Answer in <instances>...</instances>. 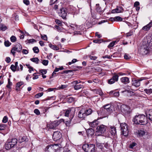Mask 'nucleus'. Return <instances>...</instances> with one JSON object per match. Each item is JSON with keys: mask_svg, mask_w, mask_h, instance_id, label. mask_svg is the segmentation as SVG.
I'll use <instances>...</instances> for the list:
<instances>
[{"mask_svg": "<svg viewBox=\"0 0 152 152\" xmlns=\"http://www.w3.org/2000/svg\"><path fill=\"white\" fill-rule=\"evenodd\" d=\"M113 106L110 104H108L104 105L98 113H101V115L103 116L104 118L107 117L110 114L113 112Z\"/></svg>", "mask_w": 152, "mask_h": 152, "instance_id": "f257e3e1", "label": "nucleus"}, {"mask_svg": "<svg viewBox=\"0 0 152 152\" xmlns=\"http://www.w3.org/2000/svg\"><path fill=\"white\" fill-rule=\"evenodd\" d=\"M132 121L135 124L141 125H145L148 123L147 116L146 117L143 114L136 115L133 118Z\"/></svg>", "mask_w": 152, "mask_h": 152, "instance_id": "f03ea898", "label": "nucleus"}, {"mask_svg": "<svg viewBox=\"0 0 152 152\" xmlns=\"http://www.w3.org/2000/svg\"><path fill=\"white\" fill-rule=\"evenodd\" d=\"M95 145L92 144H86L82 146L83 150L85 152H95Z\"/></svg>", "mask_w": 152, "mask_h": 152, "instance_id": "7ed1b4c3", "label": "nucleus"}, {"mask_svg": "<svg viewBox=\"0 0 152 152\" xmlns=\"http://www.w3.org/2000/svg\"><path fill=\"white\" fill-rule=\"evenodd\" d=\"M136 133L137 136L142 137L144 139H148L150 137V134L144 130H138Z\"/></svg>", "mask_w": 152, "mask_h": 152, "instance_id": "20e7f679", "label": "nucleus"}, {"mask_svg": "<svg viewBox=\"0 0 152 152\" xmlns=\"http://www.w3.org/2000/svg\"><path fill=\"white\" fill-rule=\"evenodd\" d=\"M149 51L148 47L146 45H143L139 48L138 52L140 54L145 55L148 53Z\"/></svg>", "mask_w": 152, "mask_h": 152, "instance_id": "39448f33", "label": "nucleus"}, {"mask_svg": "<svg viewBox=\"0 0 152 152\" xmlns=\"http://www.w3.org/2000/svg\"><path fill=\"white\" fill-rule=\"evenodd\" d=\"M121 112L124 114H128L130 112V107L127 105H122L121 107Z\"/></svg>", "mask_w": 152, "mask_h": 152, "instance_id": "423d86ee", "label": "nucleus"}, {"mask_svg": "<svg viewBox=\"0 0 152 152\" xmlns=\"http://www.w3.org/2000/svg\"><path fill=\"white\" fill-rule=\"evenodd\" d=\"M56 145L47 146L45 148V152H56Z\"/></svg>", "mask_w": 152, "mask_h": 152, "instance_id": "0eeeda50", "label": "nucleus"}, {"mask_svg": "<svg viewBox=\"0 0 152 152\" xmlns=\"http://www.w3.org/2000/svg\"><path fill=\"white\" fill-rule=\"evenodd\" d=\"M107 129L106 126L103 124L99 125L96 127L97 132L102 134L104 133Z\"/></svg>", "mask_w": 152, "mask_h": 152, "instance_id": "6e6552de", "label": "nucleus"}, {"mask_svg": "<svg viewBox=\"0 0 152 152\" xmlns=\"http://www.w3.org/2000/svg\"><path fill=\"white\" fill-rule=\"evenodd\" d=\"M61 137V134L59 131L54 132L53 134V138L54 141H56L59 140Z\"/></svg>", "mask_w": 152, "mask_h": 152, "instance_id": "1a4fd4ad", "label": "nucleus"}, {"mask_svg": "<svg viewBox=\"0 0 152 152\" xmlns=\"http://www.w3.org/2000/svg\"><path fill=\"white\" fill-rule=\"evenodd\" d=\"M144 41L146 43L145 45L149 48L152 46V36L149 35L147 36L144 39Z\"/></svg>", "mask_w": 152, "mask_h": 152, "instance_id": "9d476101", "label": "nucleus"}, {"mask_svg": "<svg viewBox=\"0 0 152 152\" xmlns=\"http://www.w3.org/2000/svg\"><path fill=\"white\" fill-rule=\"evenodd\" d=\"M75 110H72L70 109H68L66 110L64 113V115L65 116L69 117V119L72 116L75 115Z\"/></svg>", "mask_w": 152, "mask_h": 152, "instance_id": "9b49d317", "label": "nucleus"}, {"mask_svg": "<svg viewBox=\"0 0 152 152\" xmlns=\"http://www.w3.org/2000/svg\"><path fill=\"white\" fill-rule=\"evenodd\" d=\"M78 117L82 119H84L86 117V115L85 114V108H82L79 111L78 114Z\"/></svg>", "mask_w": 152, "mask_h": 152, "instance_id": "f8f14e48", "label": "nucleus"}, {"mask_svg": "<svg viewBox=\"0 0 152 152\" xmlns=\"http://www.w3.org/2000/svg\"><path fill=\"white\" fill-rule=\"evenodd\" d=\"M118 75L115 74L112 77L108 80V83L110 84H112L117 82L118 80Z\"/></svg>", "mask_w": 152, "mask_h": 152, "instance_id": "ddd939ff", "label": "nucleus"}, {"mask_svg": "<svg viewBox=\"0 0 152 152\" xmlns=\"http://www.w3.org/2000/svg\"><path fill=\"white\" fill-rule=\"evenodd\" d=\"M59 121H55L49 124V128L50 129H53L58 126L60 123Z\"/></svg>", "mask_w": 152, "mask_h": 152, "instance_id": "4468645a", "label": "nucleus"}, {"mask_svg": "<svg viewBox=\"0 0 152 152\" xmlns=\"http://www.w3.org/2000/svg\"><path fill=\"white\" fill-rule=\"evenodd\" d=\"M78 121V118L76 116H75V115H73V116H72V117L70 118L69 122H68V124H70L71 123H72L73 124H75Z\"/></svg>", "mask_w": 152, "mask_h": 152, "instance_id": "2eb2a0df", "label": "nucleus"}, {"mask_svg": "<svg viewBox=\"0 0 152 152\" xmlns=\"http://www.w3.org/2000/svg\"><path fill=\"white\" fill-rule=\"evenodd\" d=\"M108 128L112 136H114L115 135L116 131L115 127L113 126H110Z\"/></svg>", "mask_w": 152, "mask_h": 152, "instance_id": "dca6fc26", "label": "nucleus"}, {"mask_svg": "<svg viewBox=\"0 0 152 152\" xmlns=\"http://www.w3.org/2000/svg\"><path fill=\"white\" fill-rule=\"evenodd\" d=\"M67 10L66 8H62L60 9V15L63 18L65 19L66 16L67 12Z\"/></svg>", "mask_w": 152, "mask_h": 152, "instance_id": "f3484780", "label": "nucleus"}, {"mask_svg": "<svg viewBox=\"0 0 152 152\" xmlns=\"http://www.w3.org/2000/svg\"><path fill=\"white\" fill-rule=\"evenodd\" d=\"M152 27V20L148 24L143 26L142 29L144 31L149 30Z\"/></svg>", "mask_w": 152, "mask_h": 152, "instance_id": "a211bd4d", "label": "nucleus"}, {"mask_svg": "<svg viewBox=\"0 0 152 152\" xmlns=\"http://www.w3.org/2000/svg\"><path fill=\"white\" fill-rule=\"evenodd\" d=\"M14 146H13L12 144H11L10 142H9V141L7 140L6 142L5 145V148L7 150L10 149L11 148L14 147Z\"/></svg>", "mask_w": 152, "mask_h": 152, "instance_id": "6ab92c4d", "label": "nucleus"}, {"mask_svg": "<svg viewBox=\"0 0 152 152\" xmlns=\"http://www.w3.org/2000/svg\"><path fill=\"white\" fill-rule=\"evenodd\" d=\"M98 124V121L96 120H94L92 122H90L89 123L90 126L93 128L95 127Z\"/></svg>", "mask_w": 152, "mask_h": 152, "instance_id": "aec40b11", "label": "nucleus"}, {"mask_svg": "<svg viewBox=\"0 0 152 152\" xmlns=\"http://www.w3.org/2000/svg\"><path fill=\"white\" fill-rule=\"evenodd\" d=\"M22 49L21 45L19 43L17 44L15 47L13 48V50L14 49V50H17V51L18 52H21Z\"/></svg>", "mask_w": 152, "mask_h": 152, "instance_id": "412c9836", "label": "nucleus"}, {"mask_svg": "<svg viewBox=\"0 0 152 152\" xmlns=\"http://www.w3.org/2000/svg\"><path fill=\"white\" fill-rule=\"evenodd\" d=\"M8 140L14 146L17 144L18 142V140L16 138H13L11 140Z\"/></svg>", "mask_w": 152, "mask_h": 152, "instance_id": "4be33fe9", "label": "nucleus"}, {"mask_svg": "<svg viewBox=\"0 0 152 152\" xmlns=\"http://www.w3.org/2000/svg\"><path fill=\"white\" fill-rule=\"evenodd\" d=\"M121 81L125 84H126L129 82L128 77H122L121 78Z\"/></svg>", "mask_w": 152, "mask_h": 152, "instance_id": "5701e85b", "label": "nucleus"}, {"mask_svg": "<svg viewBox=\"0 0 152 152\" xmlns=\"http://www.w3.org/2000/svg\"><path fill=\"white\" fill-rule=\"evenodd\" d=\"M96 10L97 12L100 13H102L104 10V9L102 10L101 7L99 6V4H96Z\"/></svg>", "mask_w": 152, "mask_h": 152, "instance_id": "b1692460", "label": "nucleus"}, {"mask_svg": "<svg viewBox=\"0 0 152 152\" xmlns=\"http://www.w3.org/2000/svg\"><path fill=\"white\" fill-rule=\"evenodd\" d=\"M132 85L136 87H138L140 86V82L137 80H132Z\"/></svg>", "mask_w": 152, "mask_h": 152, "instance_id": "393cba45", "label": "nucleus"}, {"mask_svg": "<svg viewBox=\"0 0 152 152\" xmlns=\"http://www.w3.org/2000/svg\"><path fill=\"white\" fill-rule=\"evenodd\" d=\"M121 134L125 136H127L128 135V128L121 129Z\"/></svg>", "mask_w": 152, "mask_h": 152, "instance_id": "a878e982", "label": "nucleus"}, {"mask_svg": "<svg viewBox=\"0 0 152 152\" xmlns=\"http://www.w3.org/2000/svg\"><path fill=\"white\" fill-rule=\"evenodd\" d=\"M147 118L152 122V110H150L147 115Z\"/></svg>", "mask_w": 152, "mask_h": 152, "instance_id": "bb28decb", "label": "nucleus"}, {"mask_svg": "<svg viewBox=\"0 0 152 152\" xmlns=\"http://www.w3.org/2000/svg\"><path fill=\"white\" fill-rule=\"evenodd\" d=\"M122 10V7H121L118 8H117L113 10L112 11V13H119L121 12Z\"/></svg>", "mask_w": 152, "mask_h": 152, "instance_id": "cd10ccee", "label": "nucleus"}, {"mask_svg": "<svg viewBox=\"0 0 152 152\" xmlns=\"http://www.w3.org/2000/svg\"><path fill=\"white\" fill-rule=\"evenodd\" d=\"M86 132L88 136H91L94 134V130L92 129H89L86 131Z\"/></svg>", "mask_w": 152, "mask_h": 152, "instance_id": "c85d7f7f", "label": "nucleus"}, {"mask_svg": "<svg viewBox=\"0 0 152 152\" xmlns=\"http://www.w3.org/2000/svg\"><path fill=\"white\" fill-rule=\"evenodd\" d=\"M49 46L52 49L54 50H59V48L56 45H53L51 44H49Z\"/></svg>", "mask_w": 152, "mask_h": 152, "instance_id": "c756f323", "label": "nucleus"}, {"mask_svg": "<svg viewBox=\"0 0 152 152\" xmlns=\"http://www.w3.org/2000/svg\"><path fill=\"white\" fill-rule=\"evenodd\" d=\"M83 86L81 84H78L74 87V88L75 90H78V89H81L83 88Z\"/></svg>", "mask_w": 152, "mask_h": 152, "instance_id": "7c9ffc66", "label": "nucleus"}, {"mask_svg": "<svg viewBox=\"0 0 152 152\" xmlns=\"http://www.w3.org/2000/svg\"><path fill=\"white\" fill-rule=\"evenodd\" d=\"M85 114L86 115V116L91 114L92 113V110L91 109L89 108L88 109H86L85 108Z\"/></svg>", "mask_w": 152, "mask_h": 152, "instance_id": "2f4dec72", "label": "nucleus"}, {"mask_svg": "<svg viewBox=\"0 0 152 152\" xmlns=\"http://www.w3.org/2000/svg\"><path fill=\"white\" fill-rule=\"evenodd\" d=\"M26 137L24 136L21 137H20L18 139V142L20 143H21L26 140Z\"/></svg>", "mask_w": 152, "mask_h": 152, "instance_id": "473e14b6", "label": "nucleus"}, {"mask_svg": "<svg viewBox=\"0 0 152 152\" xmlns=\"http://www.w3.org/2000/svg\"><path fill=\"white\" fill-rule=\"evenodd\" d=\"M117 42L116 41H114L110 42V44L108 45V47L110 48L113 47L117 43Z\"/></svg>", "mask_w": 152, "mask_h": 152, "instance_id": "72a5a7b5", "label": "nucleus"}, {"mask_svg": "<svg viewBox=\"0 0 152 152\" xmlns=\"http://www.w3.org/2000/svg\"><path fill=\"white\" fill-rule=\"evenodd\" d=\"M121 129L128 128L127 125L125 123H122L120 124Z\"/></svg>", "mask_w": 152, "mask_h": 152, "instance_id": "f704fd0d", "label": "nucleus"}, {"mask_svg": "<svg viewBox=\"0 0 152 152\" xmlns=\"http://www.w3.org/2000/svg\"><path fill=\"white\" fill-rule=\"evenodd\" d=\"M30 60L32 62L37 64L39 63V60L37 58H34L30 59Z\"/></svg>", "mask_w": 152, "mask_h": 152, "instance_id": "c9c22d12", "label": "nucleus"}, {"mask_svg": "<svg viewBox=\"0 0 152 152\" xmlns=\"http://www.w3.org/2000/svg\"><path fill=\"white\" fill-rule=\"evenodd\" d=\"M144 91L147 94H150L152 93V89L151 88L149 89H145L144 90Z\"/></svg>", "mask_w": 152, "mask_h": 152, "instance_id": "e433bc0d", "label": "nucleus"}, {"mask_svg": "<svg viewBox=\"0 0 152 152\" xmlns=\"http://www.w3.org/2000/svg\"><path fill=\"white\" fill-rule=\"evenodd\" d=\"M7 28V27L2 24H0V30L5 31Z\"/></svg>", "mask_w": 152, "mask_h": 152, "instance_id": "4c0bfd02", "label": "nucleus"}, {"mask_svg": "<svg viewBox=\"0 0 152 152\" xmlns=\"http://www.w3.org/2000/svg\"><path fill=\"white\" fill-rule=\"evenodd\" d=\"M7 126L4 124H1L0 125V130H4L7 127Z\"/></svg>", "mask_w": 152, "mask_h": 152, "instance_id": "58836bf2", "label": "nucleus"}, {"mask_svg": "<svg viewBox=\"0 0 152 152\" xmlns=\"http://www.w3.org/2000/svg\"><path fill=\"white\" fill-rule=\"evenodd\" d=\"M80 82H81L80 81H78L77 80H75L72 82L71 83L72 84V86L74 87L75 86H76L77 84Z\"/></svg>", "mask_w": 152, "mask_h": 152, "instance_id": "ea45409f", "label": "nucleus"}, {"mask_svg": "<svg viewBox=\"0 0 152 152\" xmlns=\"http://www.w3.org/2000/svg\"><path fill=\"white\" fill-rule=\"evenodd\" d=\"M96 146L98 147L100 149H102V148L103 147V145H104V144L103 143H100L99 142H96Z\"/></svg>", "mask_w": 152, "mask_h": 152, "instance_id": "a19ab883", "label": "nucleus"}, {"mask_svg": "<svg viewBox=\"0 0 152 152\" xmlns=\"http://www.w3.org/2000/svg\"><path fill=\"white\" fill-rule=\"evenodd\" d=\"M33 50L34 53H37L39 52V50L38 48L37 47H35L33 48Z\"/></svg>", "mask_w": 152, "mask_h": 152, "instance_id": "79ce46f5", "label": "nucleus"}, {"mask_svg": "<svg viewBox=\"0 0 152 152\" xmlns=\"http://www.w3.org/2000/svg\"><path fill=\"white\" fill-rule=\"evenodd\" d=\"M8 83L6 86L8 88H10V86L12 85V83L10 82V79L9 78L8 79Z\"/></svg>", "mask_w": 152, "mask_h": 152, "instance_id": "37998d69", "label": "nucleus"}, {"mask_svg": "<svg viewBox=\"0 0 152 152\" xmlns=\"http://www.w3.org/2000/svg\"><path fill=\"white\" fill-rule=\"evenodd\" d=\"M24 84L23 82L22 81L18 82L16 85V87L20 88V87Z\"/></svg>", "mask_w": 152, "mask_h": 152, "instance_id": "c03bdc74", "label": "nucleus"}, {"mask_svg": "<svg viewBox=\"0 0 152 152\" xmlns=\"http://www.w3.org/2000/svg\"><path fill=\"white\" fill-rule=\"evenodd\" d=\"M39 72L42 74V75L46 74L47 72V70L44 69H40L39 70Z\"/></svg>", "mask_w": 152, "mask_h": 152, "instance_id": "a18cd8bd", "label": "nucleus"}, {"mask_svg": "<svg viewBox=\"0 0 152 152\" xmlns=\"http://www.w3.org/2000/svg\"><path fill=\"white\" fill-rule=\"evenodd\" d=\"M11 42H14L16 41V37L14 36H12L10 38Z\"/></svg>", "mask_w": 152, "mask_h": 152, "instance_id": "49530a36", "label": "nucleus"}, {"mask_svg": "<svg viewBox=\"0 0 152 152\" xmlns=\"http://www.w3.org/2000/svg\"><path fill=\"white\" fill-rule=\"evenodd\" d=\"M8 120V118L7 116H5L4 117L2 121V122L4 123H5L7 122Z\"/></svg>", "mask_w": 152, "mask_h": 152, "instance_id": "de8ad7c7", "label": "nucleus"}, {"mask_svg": "<svg viewBox=\"0 0 152 152\" xmlns=\"http://www.w3.org/2000/svg\"><path fill=\"white\" fill-rule=\"evenodd\" d=\"M124 59L127 60H129L131 58V56L126 54H125L124 56Z\"/></svg>", "mask_w": 152, "mask_h": 152, "instance_id": "09e8293b", "label": "nucleus"}, {"mask_svg": "<svg viewBox=\"0 0 152 152\" xmlns=\"http://www.w3.org/2000/svg\"><path fill=\"white\" fill-rule=\"evenodd\" d=\"M10 68L14 72H15L16 71L17 68L13 64H12L11 65Z\"/></svg>", "mask_w": 152, "mask_h": 152, "instance_id": "8fccbe9b", "label": "nucleus"}, {"mask_svg": "<svg viewBox=\"0 0 152 152\" xmlns=\"http://www.w3.org/2000/svg\"><path fill=\"white\" fill-rule=\"evenodd\" d=\"M5 45L6 47L9 46L11 44V43L8 41H5L4 42Z\"/></svg>", "mask_w": 152, "mask_h": 152, "instance_id": "3c124183", "label": "nucleus"}, {"mask_svg": "<svg viewBox=\"0 0 152 152\" xmlns=\"http://www.w3.org/2000/svg\"><path fill=\"white\" fill-rule=\"evenodd\" d=\"M115 21H121L122 18L120 16H116L115 17Z\"/></svg>", "mask_w": 152, "mask_h": 152, "instance_id": "603ef678", "label": "nucleus"}, {"mask_svg": "<svg viewBox=\"0 0 152 152\" xmlns=\"http://www.w3.org/2000/svg\"><path fill=\"white\" fill-rule=\"evenodd\" d=\"M34 113L37 115H39L40 114L39 111L37 109H36L34 110Z\"/></svg>", "mask_w": 152, "mask_h": 152, "instance_id": "864d4df0", "label": "nucleus"}, {"mask_svg": "<svg viewBox=\"0 0 152 152\" xmlns=\"http://www.w3.org/2000/svg\"><path fill=\"white\" fill-rule=\"evenodd\" d=\"M43 93L42 92L38 93L37 94H36L35 96V97L36 98H39L41 96H42L43 95Z\"/></svg>", "mask_w": 152, "mask_h": 152, "instance_id": "5fc2aeb1", "label": "nucleus"}, {"mask_svg": "<svg viewBox=\"0 0 152 152\" xmlns=\"http://www.w3.org/2000/svg\"><path fill=\"white\" fill-rule=\"evenodd\" d=\"M41 38L44 40H47V37L46 35L44 34L43 35L41 34Z\"/></svg>", "mask_w": 152, "mask_h": 152, "instance_id": "6e6d98bb", "label": "nucleus"}, {"mask_svg": "<svg viewBox=\"0 0 152 152\" xmlns=\"http://www.w3.org/2000/svg\"><path fill=\"white\" fill-rule=\"evenodd\" d=\"M137 144L135 142H133L129 145V148H133Z\"/></svg>", "mask_w": 152, "mask_h": 152, "instance_id": "4d7b16f0", "label": "nucleus"}, {"mask_svg": "<svg viewBox=\"0 0 152 152\" xmlns=\"http://www.w3.org/2000/svg\"><path fill=\"white\" fill-rule=\"evenodd\" d=\"M102 42V40L100 39H95L93 40V42L95 43H100Z\"/></svg>", "mask_w": 152, "mask_h": 152, "instance_id": "13d9d810", "label": "nucleus"}, {"mask_svg": "<svg viewBox=\"0 0 152 152\" xmlns=\"http://www.w3.org/2000/svg\"><path fill=\"white\" fill-rule=\"evenodd\" d=\"M48 61L47 60H43L42 62V64L45 66L47 65L48 64Z\"/></svg>", "mask_w": 152, "mask_h": 152, "instance_id": "bf43d9fd", "label": "nucleus"}, {"mask_svg": "<svg viewBox=\"0 0 152 152\" xmlns=\"http://www.w3.org/2000/svg\"><path fill=\"white\" fill-rule=\"evenodd\" d=\"M77 61L76 59H73L72 60V62H69L68 63V64L69 65H70L72 63H74Z\"/></svg>", "mask_w": 152, "mask_h": 152, "instance_id": "052dcab7", "label": "nucleus"}, {"mask_svg": "<svg viewBox=\"0 0 152 152\" xmlns=\"http://www.w3.org/2000/svg\"><path fill=\"white\" fill-rule=\"evenodd\" d=\"M68 102L69 103L72 102L74 100V99L73 97H69L68 98Z\"/></svg>", "mask_w": 152, "mask_h": 152, "instance_id": "680f3d73", "label": "nucleus"}, {"mask_svg": "<svg viewBox=\"0 0 152 152\" xmlns=\"http://www.w3.org/2000/svg\"><path fill=\"white\" fill-rule=\"evenodd\" d=\"M55 22L59 26H61L62 25L61 22L60 20L58 19H56L55 20Z\"/></svg>", "mask_w": 152, "mask_h": 152, "instance_id": "e2e57ef3", "label": "nucleus"}, {"mask_svg": "<svg viewBox=\"0 0 152 152\" xmlns=\"http://www.w3.org/2000/svg\"><path fill=\"white\" fill-rule=\"evenodd\" d=\"M28 43H32L36 42V40L34 39H31L28 40Z\"/></svg>", "mask_w": 152, "mask_h": 152, "instance_id": "0e129e2a", "label": "nucleus"}, {"mask_svg": "<svg viewBox=\"0 0 152 152\" xmlns=\"http://www.w3.org/2000/svg\"><path fill=\"white\" fill-rule=\"evenodd\" d=\"M17 51V50H14V49L13 50V48L12 49L11 51V53H12L13 55L14 56H15V54L16 53V51Z\"/></svg>", "mask_w": 152, "mask_h": 152, "instance_id": "69168bd1", "label": "nucleus"}, {"mask_svg": "<svg viewBox=\"0 0 152 152\" xmlns=\"http://www.w3.org/2000/svg\"><path fill=\"white\" fill-rule=\"evenodd\" d=\"M58 0H51L50 1V5H52L55 3Z\"/></svg>", "mask_w": 152, "mask_h": 152, "instance_id": "338daca9", "label": "nucleus"}, {"mask_svg": "<svg viewBox=\"0 0 152 152\" xmlns=\"http://www.w3.org/2000/svg\"><path fill=\"white\" fill-rule=\"evenodd\" d=\"M6 62L8 63H9L11 61V59L9 57H7L5 59Z\"/></svg>", "mask_w": 152, "mask_h": 152, "instance_id": "774afa93", "label": "nucleus"}]
</instances>
